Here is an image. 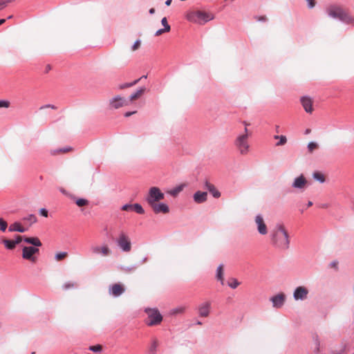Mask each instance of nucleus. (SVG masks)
Listing matches in <instances>:
<instances>
[{
    "label": "nucleus",
    "instance_id": "nucleus-61",
    "mask_svg": "<svg viewBox=\"0 0 354 354\" xmlns=\"http://www.w3.org/2000/svg\"><path fill=\"white\" fill-rule=\"evenodd\" d=\"M313 205V203L311 201H309L308 203V206L310 207Z\"/></svg>",
    "mask_w": 354,
    "mask_h": 354
},
{
    "label": "nucleus",
    "instance_id": "nucleus-18",
    "mask_svg": "<svg viewBox=\"0 0 354 354\" xmlns=\"http://www.w3.org/2000/svg\"><path fill=\"white\" fill-rule=\"evenodd\" d=\"M301 103L304 109V110L308 113H312L313 111V100L309 97H302L301 98Z\"/></svg>",
    "mask_w": 354,
    "mask_h": 354
},
{
    "label": "nucleus",
    "instance_id": "nucleus-46",
    "mask_svg": "<svg viewBox=\"0 0 354 354\" xmlns=\"http://www.w3.org/2000/svg\"><path fill=\"white\" fill-rule=\"evenodd\" d=\"M40 214L44 217L48 216V210L46 209L42 208L39 211Z\"/></svg>",
    "mask_w": 354,
    "mask_h": 354
},
{
    "label": "nucleus",
    "instance_id": "nucleus-43",
    "mask_svg": "<svg viewBox=\"0 0 354 354\" xmlns=\"http://www.w3.org/2000/svg\"><path fill=\"white\" fill-rule=\"evenodd\" d=\"M52 109L53 110H56L57 108L56 106L53 105V104H46V105H44V106H42L40 107V109Z\"/></svg>",
    "mask_w": 354,
    "mask_h": 354
},
{
    "label": "nucleus",
    "instance_id": "nucleus-36",
    "mask_svg": "<svg viewBox=\"0 0 354 354\" xmlns=\"http://www.w3.org/2000/svg\"><path fill=\"white\" fill-rule=\"evenodd\" d=\"M102 346L101 344H96L93 346H90L88 349L93 352H101L102 351Z\"/></svg>",
    "mask_w": 354,
    "mask_h": 354
},
{
    "label": "nucleus",
    "instance_id": "nucleus-64",
    "mask_svg": "<svg viewBox=\"0 0 354 354\" xmlns=\"http://www.w3.org/2000/svg\"><path fill=\"white\" fill-rule=\"evenodd\" d=\"M0 221H4L2 218H0Z\"/></svg>",
    "mask_w": 354,
    "mask_h": 354
},
{
    "label": "nucleus",
    "instance_id": "nucleus-14",
    "mask_svg": "<svg viewBox=\"0 0 354 354\" xmlns=\"http://www.w3.org/2000/svg\"><path fill=\"white\" fill-rule=\"evenodd\" d=\"M125 291V288L122 283H114L109 288V293L114 296L118 297Z\"/></svg>",
    "mask_w": 354,
    "mask_h": 354
},
{
    "label": "nucleus",
    "instance_id": "nucleus-27",
    "mask_svg": "<svg viewBox=\"0 0 354 354\" xmlns=\"http://www.w3.org/2000/svg\"><path fill=\"white\" fill-rule=\"evenodd\" d=\"M2 243L4 244L6 248L9 250H13L15 248V245L13 241L3 238L2 239Z\"/></svg>",
    "mask_w": 354,
    "mask_h": 354
},
{
    "label": "nucleus",
    "instance_id": "nucleus-51",
    "mask_svg": "<svg viewBox=\"0 0 354 354\" xmlns=\"http://www.w3.org/2000/svg\"><path fill=\"white\" fill-rule=\"evenodd\" d=\"M169 31H167V30H164V28L163 29H160L156 31V36H159V35H161L162 34L165 33V32H168Z\"/></svg>",
    "mask_w": 354,
    "mask_h": 354
},
{
    "label": "nucleus",
    "instance_id": "nucleus-16",
    "mask_svg": "<svg viewBox=\"0 0 354 354\" xmlns=\"http://www.w3.org/2000/svg\"><path fill=\"white\" fill-rule=\"evenodd\" d=\"M150 207L156 214H167L169 211V207L165 203H156L150 205Z\"/></svg>",
    "mask_w": 354,
    "mask_h": 354
},
{
    "label": "nucleus",
    "instance_id": "nucleus-62",
    "mask_svg": "<svg viewBox=\"0 0 354 354\" xmlns=\"http://www.w3.org/2000/svg\"><path fill=\"white\" fill-rule=\"evenodd\" d=\"M147 78V75H143L142 76L140 79H146Z\"/></svg>",
    "mask_w": 354,
    "mask_h": 354
},
{
    "label": "nucleus",
    "instance_id": "nucleus-31",
    "mask_svg": "<svg viewBox=\"0 0 354 354\" xmlns=\"http://www.w3.org/2000/svg\"><path fill=\"white\" fill-rule=\"evenodd\" d=\"M140 80V79H138V80H136L133 82H130V83H125V84H120L119 86V88L120 89H124V88H129V87L133 86L136 84H137L139 82Z\"/></svg>",
    "mask_w": 354,
    "mask_h": 354
},
{
    "label": "nucleus",
    "instance_id": "nucleus-39",
    "mask_svg": "<svg viewBox=\"0 0 354 354\" xmlns=\"http://www.w3.org/2000/svg\"><path fill=\"white\" fill-rule=\"evenodd\" d=\"M141 46V41L138 39L135 41V43L133 44V45L131 46V50L133 52V51H136L137 50H138Z\"/></svg>",
    "mask_w": 354,
    "mask_h": 354
},
{
    "label": "nucleus",
    "instance_id": "nucleus-29",
    "mask_svg": "<svg viewBox=\"0 0 354 354\" xmlns=\"http://www.w3.org/2000/svg\"><path fill=\"white\" fill-rule=\"evenodd\" d=\"M258 231L261 234H266L268 233V227L265 223H258Z\"/></svg>",
    "mask_w": 354,
    "mask_h": 354
},
{
    "label": "nucleus",
    "instance_id": "nucleus-32",
    "mask_svg": "<svg viewBox=\"0 0 354 354\" xmlns=\"http://www.w3.org/2000/svg\"><path fill=\"white\" fill-rule=\"evenodd\" d=\"M274 139H279V142L277 143V146H281V145H283L286 143L287 142V138L286 136H274Z\"/></svg>",
    "mask_w": 354,
    "mask_h": 354
},
{
    "label": "nucleus",
    "instance_id": "nucleus-49",
    "mask_svg": "<svg viewBox=\"0 0 354 354\" xmlns=\"http://www.w3.org/2000/svg\"><path fill=\"white\" fill-rule=\"evenodd\" d=\"M7 223H0V230L4 232L7 228Z\"/></svg>",
    "mask_w": 354,
    "mask_h": 354
},
{
    "label": "nucleus",
    "instance_id": "nucleus-4",
    "mask_svg": "<svg viewBox=\"0 0 354 354\" xmlns=\"http://www.w3.org/2000/svg\"><path fill=\"white\" fill-rule=\"evenodd\" d=\"M145 313L147 315L146 324L148 326H156L162 322V316L157 308H147Z\"/></svg>",
    "mask_w": 354,
    "mask_h": 354
},
{
    "label": "nucleus",
    "instance_id": "nucleus-59",
    "mask_svg": "<svg viewBox=\"0 0 354 354\" xmlns=\"http://www.w3.org/2000/svg\"><path fill=\"white\" fill-rule=\"evenodd\" d=\"M5 21H6V19H0V26L2 25L3 24H4Z\"/></svg>",
    "mask_w": 354,
    "mask_h": 354
},
{
    "label": "nucleus",
    "instance_id": "nucleus-28",
    "mask_svg": "<svg viewBox=\"0 0 354 354\" xmlns=\"http://www.w3.org/2000/svg\"><path fill=\"white\" fill-rule=\"evenodd\" d=\"M185 310H186V307L180 306H178L176 308L172 309L171 311V314L174 315H176L178 314H183L185 312Z\"/></svg>",
    "mask_w": 354,
    "mask_h": 354
},
{
    "label": "nucleus",
    "instance_id": "nucleus-35",
    "mask_svg": "<svg viewBox=\"0 0 354 354\" xmlns=\"http://www.w3.org/2000/svg\"><path fill=\"white\" fill-rule=\"evenodd\" d=\"M68 257V253L66 252H62L56 254L55 255V259L57 261H60L63 259H64L66 257Z\"/></svg>",
    "mask_w": 354,
    "mask_h": 354
},
{
    "label": "nucleus",
    "instance_id": "nucleus-60",
    "mask_svg": "<svg viewBox=\"0 0 354 354\" xmlns=\"http://www.w3.org/2000/svg\"><path fill=\"white\" fill-rule=\"evenodd\" d=\"M336 266H337V263H335V262H334V263H331V266H332V267H334V268H335V267H336Z\"/></svg>",
    "mask_w": 354,
    "mask_h": 354
},
{
    "label": "nucleus",
    "instance_id": "nucleus-44",
    "mask_svg": "<svg viewBox=\"0 0 354 354\" xmlns=\"http://www.w3.org/2000/svg\"><path fill=\"white\" fill-rule=\"evenodd\" d=\"M10 106V102L8 101L0 100V108L5 107L8 108Z\"/></svg>",
    "mask_w": 354,
    "mask_h": 354
},
{
    "label": "nucleus",
    "instance_id": "nucleus-41",
    "mask_svg": "<svg viewBox=\"0 0 354 354\" xmlns=\"http://www.w3.org/2000/svg\"><path fill=\"white\" fill-rule=\"evenodd\" d=\"M228 285L230 287L234 289L239 285V282L236 279H232V282H228Z\"/></svg>",
    "mask_w": 354,
    "mask_h": 354
},
{
    "label": "nucleus",
    "instance_id": "nucleus-37",
    "mask_svg": "<svg viewBox=\"0 0 354 354\" xmlns=\"http://www.w3.org/2000/svg\"><path fill=\"white\" fill-rule=\"evenodd\" d=\"M76 205L79 207H83L88 204V201L86 199L79 198L75 202Z\"/></svg>",
    "mask_w": 354,
    "mask_h": 354
},
{
    "label": "nucleus",
    "instance_id": "nucleus-57",
    "mask_svg": "<svg viewBox=\"0 0 354 354\" xmlns=\"http://www.w3.org/2000/svg\"><path fill=\"white\" fill-rule=\"evenodd\" d=\"M171 0H167V1H165V4H166L167 6H170V5H171Z\"/></svg>",
    "mask_w": 354,
    "mask_h": 354
},
{
    "label": "nucleus",
    "instance_id": "nucleus-47",
    "mask_svg": "<svg viewBox=\"0 0 354 354\" xmlns=\"http://www.w3.org/2000/svg\"><path fill=\"white\" fill-rule=\"evenodd\" d=\"M74 283H71V282H68V283H66L64 285V289H68V288H73L74 287Z\"/></svg>",
    "mask_w": 354,
    "mask_h": 354
},
{
    "label": "nucleus",
    "instance_id": "nucleus-13",
    "mask_svg": "<svg viewBox=\"0 0 354 354\" xmlns=\"http://www.w3.org/2000/svg\"><path fill=\"white\" fill-rule=\"evenodd\" d=\"M112 108L119 109L128 104L127 101L122 97L117 95L109 100Z\"/></svg>",
    "mask_w": 354,
    "mask_h": 354
},
{
    "label": "nucleus",
    "instance_id": "nucleus-6",
    "mask_svg": "<svg viewBox=\"0 0 354 354\" xmlns=\"http://www.w3.org/2000/svg\"><path fill=\"white\" fill-rule=\"evenodd\" d=\"M326 12L330 17L341 20L345 10L341 6L330 5L326 8Z\"/></svg>",
    "mask_w": 354,
    "mask_h": 354
},
{
    "label": "nucleus",
    "instance_id": "nucleus-58",
    "mask_svg": "<svg viewBox=\"0 0 354 354\" xmlns=\"http://www.w3.org/2000/svg\"><path fill=\"white\" fill-rule=\"evenodd\" d=\"M149 13H150V14H151V15H152V14H154V13H155V9H154L153 8H151V9L149 10Z\"/></svg>",
    "mask_w": 354,
    "mask_h": 354
},
{
    "label": "nucleus",
    "instance_id": "nucleus-23",
    "mask_svg": "<svg viewBox=\"0 0 354 354\" xmlns=\"http://www.w3.org/2000/svg\"><path fill=\"white\" fill-rule=\"evenodd\" d=\"M158 345V340L156 338H153L149 348V353L150 354H155L157 351V348Z\"/></svg>",
    "mask_w": 354,
    "mask_h": 354
},
{
    "label": "nucleus",
    "instance_id": "nucleus-10",
    "mask_svg": "<svg viewBox=\"0 0 354 354\" xmlns=\"http://www.w3.org/2000/svg\"><path fill=\"white\" fill-rule=\"evenodd\" d=\"M118 245L125 252L131 250V242L129 239L124 234L122 233L118 239Z\"/></svg>",
    "mask_w": 354,
    "mask_h": 354
},
{
    "label": "nucleus",
    "instance_id": "nucleus-45",
    "mask_svg": "<svg viewBox=\"0 0 354 354\" xmlns=\"http://www.w3.org/2000/svg\"><path fill=\"white\" fill-rule=\"evenodd\" d=\"M183 190V187L182 186H180V187H176L174 190H173L171 194H173V195H175V194H178L180 192H181Z\"/></svg>",
    "mask_w": 354,
    "mask_h": 354
},
{
    "label": "nucleus",
    "instance_id": "nucleus-8",
    "mask_svg": "<svg viewBox=\"0 0 354 354\" xmlns=\"http://www.w3.org/2000/svg\"><path fill=\"white\" fill-rule=\"evenodd\" d=\"M39 252V249L35 247H24L23 248L22 257L24 259L30 261L31 262H35L36 258L34 254Z\"/></svg>",
    "mask_w": 354,
    "mask_h": 354
},
{
    "label": "nucleus",
    "instance_id": "nucleus-12",
    "mask_svg": "<svg viewBox=\"0 0 354 354\" xmlns=\"http://www.w3.org/2000/svg\"><path fill=\"white\" fill-rule=\"evenodd\" d=\"M211 309V302L210 301H205L200 304L198 308V313L200 317H207L209 316L210 313Z\"/></svg>",
    "mask_w": 354,
    "mask_h": 354
},
{
    "label": "nucleus",
    "instance_id": "nucleus-26",
    "mask_svg": "<svg viewBox=\"0 0 354 354\" xmlns=\"http://www.w3.org/2000/svg\"><path fill=\"white\" fill-rule=\"evenodd\" d=\"M216 278L218 281L221 282L222 284H223V266L220 265L217 268V273H216Z\"/></svg>",
    "mask_w": 354,
    "mask_h": 354
},
{
    "label": "nucleus",
    "instance_id": "nucleus-56",
    "mask_svg": "<svg viewBox=\"0 0 354 354\" xmlns=\"http://www.w3.org/2000/svg\"><path fill=\"white\" fill-rule=\"evenodd\" d=\"M243 124H244L245 126V129L247 128L248 129V127L250 125V123L247 122L246 121H244L243 122Z\"/></svg>",
    "mask_w": 354,
    "mask_h": 354
},
{
    "label": "nucleus",
    "instance_id": "nucleus-19",
    "mask_svg": "<svg viewBox=\"0 0 354 354\" xmlns=\"http://www.w3.org/2000/svg\"><path fill=\"white\" fill-rule=\"evenodd\" d=\"M205 188L207 189L213 197L218 198L221 196L220 192L215 187V186L210 183L208 180L205 182Z\"/></svg>",
    "mask_w": 354,
    "mask_h": 354
},
{
    "label": "nucleus",
    "instance_id": "nucleus-17",
    "mask_svg": "<svg viewBox=\"0 0 354 354\" xmlns=\"http://www.w3.org/2000/svg\"><path fill=\"white\" fill-rule=\"evenodd\" d=\"M286 296L283 293L278 294L270 299L273 307L277 308H279L283 305Z\"/></svg>",
    "mask_w": 354,
    "mask_h": 354
},
{
    "label": "nucleus",
    "instance_id": "nucleus-34",
    "mask_svg": "<svg viewBox=\"0 0 354 354\" xmlns=\"http://www.w3.org/2000/svg\"><path fill=\"white\" fill-rule=\"evenodd\" d=\"M133 212L140 214L145 213V210L143 209L142 207L138 203L133 204Z\"/></svg>",
    "mask_w": 354,
    "mask_h": 354
},
{
    "label": "nucleus",
    "instance_id": "nucleus-33",
    "mask_svg": "<svg viewBox=\"0 0 354 354\" xmlns=\"http://www.w3.org/2000/svg\"><path fill=\"white\" fill-rule=\"evenodd\" d=\"M319 145L315 142H310L308 145V149L310 153H313L314 150L317 149Z\"/></svg>",
    "mask_w": 354,
    "mask_h": 354
},
{
    "label": "nucleus",
    "instance_id": "nucleus-55",
    "mask_svg": "<svg viewBox=\"0 0 354 354\" xmlns=\"http://www.w3.org/2000/svg\"><path fill=\"white\" fill-rule=\"evenodd\" d=\"M136 113V111L127 112V113H125L124 116L125 117H129L130 115H133V114H134Z\"/></svg>",
    "mask_w": 354,
    "mask_h": 354
},
{
    "label": "nucleus",
    "instance_id": "nucleus-54",
    "mask_svg": "<svg viewBox=\"0 0 354 354\" xmlns=\"http://www.w3.org/2000/svg\"><path fill=\"white\" fill-rule=\"evenodd\" d=\"M255 221H263V218L261 215L257 216Z\"/></svg>",
    "mask_w": 354,
    "mask_h": 354
},
{
    "label": "nucleus",
    "instance_id": "nucleus-3",
    "mask_svg": "<svg viewBox=\"0 0 354 354\" xmlns=\"http://www.w3.org/2000/svg\"><path fill=\"white\" fill-rule=\"evenodd\" d=\"M188 21L199 24H204L214 19V15L210 12L201 10L189 11L186 15Z\"/></svg>",
    "mask_w": 354,
    "mask_h": 354
},
{
    "label": "nucleus",
    "instance_id": "nucleus-1",
    "mask_svg": "<svg viewBox=\"0 0 354 354\" xmlns=\"http://www.w3.org/2000/svg\"><path fill=\"white\" fill-rule=\"evenodd\" d=\"M270 230L272 243L281 249H288L290 241L283 225L280 223H272Z\"/></svg>",
    "mask_w": 354,
    "mask_h": 354
},
{
    "label": "nucleus",
    "instance_id": "nucleus-2",
    "mask_svg": "<svg viewBox=\"0 0 354 354\" xmlns=\"http://www.w3.org/2000/svg\"><path fill=\"white\" fill-rule=\"evenodd\" d=\"M252 132L247 128L244 129V133L239 135L234 140V145L241 155L245 156L248 154L250 146L248 142Z\"/></svg>",
    "mask_w": 354,
    "mask_h": 354
},
{
    "label": "nucleus",
    "instance_id": "nucleus-22",
    "mask_svg": "<svg viewBox=\"0 0 354 354\" xmlns=\"http://www.w3.org/2000/svg\"><path fill=\"white\" fill-rule=\"evenodd\" d=\"M71 151H73V149L71 147H65L59 149H52L50 151V153L52 156H57L61 153H68Z\"/></svg>",
    "mask_w": 354,
    "mask_h": 354
},
{
    "label": "nucleus",
    "instance_id": "nucleus-20",
    "mask_svg": "<svg viewBox=\"0 0 354 354\" xmlns=\"http://www.w3.org/2000/svg\"><path fill=\"white\" fill-rule=\"evenodd\" d=\"M193 198L196 203H202L207 201V193L205 192L198 191L194 194Z\"/></svg>",
    "mask_w": 354,
    "mask_h": 354
},
{
    "label": "nucleus",
    "instance_id": "nucleus-38",
    "mask_svg": "<svg viewBox=\"0 0 354 354\" xmlns=\"http://www.w3.org/2000/svg\"><path fill=\"white\" fill-rule=\"evenodd\" d=\"M162 25L165 27L164 30L170 31V26L169 25L167 22V19L166 17H163L161 20Z\"/></svg>",
    "mask_w": 354,
    "mask_h": 354
},
{
    "label": "nucleus",
    "instance_id": "nucleus-25",
    "mask_svg": "<svg viewBox=\"0 0 354 354\" xmlns=\"http://www.w3.org/2000/svg\"><path fill=\"white\" fill-rule=\"evenodd\" d=\"M25 241L28 243L32 244L35 246L39 247L41 245V243L39 239L37 237H27L25 239Z\"/></svg>",
    "mask_w": 354,
    "mask_h": 354
},
{
    "label": "nucleus",
    "instance_id": "nucleus-11",
    "mask_svg": "<svg viewBox=\"0 0 354 354\" xmlns=\"http://www.w3.org/2000/svg\"><path fill=\"white\" fill-rule=\"evenodd\" d=\"M308 295V290L304 286L297 287L293 294L294 299L295 300H304L306 299Z\"/></svg>",
    "mask_w": 354,
    "mask_h": 354
},
{
    "label": "nucleus",
    "instance_id": "nucleus-63",
    "mask_svg": "<svg viewBox=\"0 0 354 354\" xmlns=\"http://www.w3.org/2000/svg\"><path fill=\"white\" fill-rule=\"evenodd\" d=\"M310 132V129H307V130L306 131V133H309Z\"/></svg>",
    "mask_w": 354,
    "mask_h": 354
},
{
    "label": "nucleus",
    "instance_id": "nucleus-50",
    "mask_svg": "<svg viewBox=\"0 0 354 354\" xmlns=\"http://www.w3.org/2000/svg\"><path fill=\"white\" fill-rule=\"evenodd\" d=\"M22 238L23 237L21 236L18 235L16 237V239L15 241H13L15 243V245H16L17 244L19 243L22 241Z\"/></svg>",
    "mask_w": 354,
    "mask_h": 354
},
{
    "label": "nucleus",
    "instance_id": "nucleus-42",
    "mask_svg": "<svg viewBox=\"0 0 354 354\" xmlns=\"http://www.w3.org/2000/svg\"><path fill=\"white\" fill-rule=\"evenodd\" d=\"M12 0H0V10L5 8L7 3L11 2Z\"/></svg>",
    "mask_w": 354,
    "mask_h": 354
},
{
    "label": "nucleus",
    "instance_id": "nucleus-53",
    "mask_svg": "<svg viewBox=\"0 0 354 354\" xmlns=\"http://www.w3.org/2000/svg\"><path fill=\"white\" fill-rule=\"evenodd\" d=\"M257 20L261 21H266L267 20V17L266 16H261L257 17Z\"/></svg>",
    "mask_w": 354,
    "mask_h": 354
},
{
    "label": "nucleus",
    "instance_id": "nucleus-5",
    "mask_svg": "<svg viewBox=\"0 0 354 354\" xmlns=\"http://www.w3.org/2000/svg\"><path fill=\"white\" fill-rule=\"evenodd\" d=\"M164 194L158 187H152L149 190L148 195L146 197V201L150 205L153 203H158L160 201L164 199Z\"/></svg>",
    "mask_w": 354,
    "mask_h": 354
},
{
    "label": "nucleus",
    "instance_id": "nucleus-7",
    "mask_svg": "<svg viewBox=\"0 0 354 354\" xmlns=\"http://www.w3.org/2000/svg\"><path fill=\"white\" fill-rule=\"evenodd\" d=\"M308 186V181L303 174L295 178L292 183V187L295 189L304 191Z\"/></svg>",
    "mask_w": 354,
    "mask_h": 354
},
{
    "label": "nucleus",
    "instance_id": "nucleus-30",
    "mask_svg": "<svg viewBox=\"0 0 354 354\" xmlns=\"http://www.w3.org/2000/svg\"><path fill=\"white\" fill-rule=\"evenodd\" d=\"M313 176L314 179H315L316 180H317L320 183H324L325 181L324 175L319 171L314 172Z\"/></svg>",
    "mask_w": 354,
    "mask_h": 354
},
{
    "label": "nucleus",
    "instance_id": "nucleus-48",
    "mask_svg": "<svg viewBox=\"0 0 354 354\" xmlns=\"http://www.w3.org/2000/svg\"><path fill=\"white\" fill-rule=\"evenodd\" d=\"M306 1H308V7L310 8H313L316 4V1L315 0H306Z\"/></svg>",
    "mask_w": 354,
    "mask_h": 354
},
{
    "label": "nucleus",
    "instance_id": "nucleus-24",
    "mask_svg": "<svg viewBox=\"0 0 354 354\" xmlns=\"http://www.w3.org/2000/svg\"><path fill=\"white\" fill-rule=\"evenodd\" d=\"M146 88L145 87L140 88L136 93L131 95L129 99L131 101H135L137 99L140 98L145 92Z\"/></svg>",
    "mask_w": 354,
    "mask_h": 354
},
{
    "label": "nucleus",
    "instance_id": "nucleus-9",
    "mask_svg": "<svg viewBox=\"0 0 354 354\" xmlns=\"http://www.w3.org/2000/svg\"><path fill=\"white\" fill-rule=\"evenodd\" d=\"M91 250L94 254H101L102 257H107L111 254V250L106 245L102 246L95 245L91 248Z\"/></svg>",
    "mask_w": 354,
    "mask_h": 354
},
{
    "label": "nucleus",
    "instance_id": "nucleus-15",
    "mask_svg": "<svg viewBox=\"0 0 354 354\" xmlns=\"http://www.w3.org/2000/svg\"><path fill=\"white\" fill-rule=\"evenodd\" d=\"M30 227V225H24L23 223H12L9 227V232H24Z\"/></svg>",
    "mask_w": 354,
    "mask_h": 354
},
{
    "label": "nucleus",
    "instance_id": "nucleus-40",
    "mask_svg": "<svg viewBox=\"0 0 354 354\" xmlns=\"http://www.w3.org/2000/svg\"><path fill=\"white\" fill-rule=\"evenodd\" d=\"M122 209L124 211L133 212V204H127L122 206Z\"/></svg>",
    "mask_w": 354,
    "mask_h": 354
},
{
    "label": "nucleus",
    "instance_id": "nucleus-52",
    "mask_svg": "<svg viewBox=\"0 0 354 354\" xmlns=\"http://www.w3.org/2000/svg\"><path fill=\"white\" fill-rule=\"evenodd\" d=\"M26 219L28 220V221H35L36 220V217H35V215L30 214V215L28 216V217Z\"/></svg>",
    "mask_w": 354,
    "mask_h": 354
},
{
    "label": "nucleus",
    "instance_id": "nucleus-21",
    "mask_svg": "<svg viewBox=\"0 0 354 354\" xmlns=\"http://www.w3.org/2000/svg\"><path fill=\"white\" fill-rule=\"evenodd\" d=\"M341 21L348 24L354 25V17L351 15L346 10H345Z\"/></svg>",
    "mask_w": 354,
    "mask_h": 354
}]
</instances>
